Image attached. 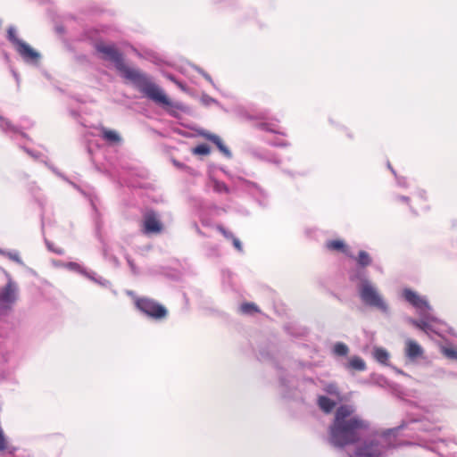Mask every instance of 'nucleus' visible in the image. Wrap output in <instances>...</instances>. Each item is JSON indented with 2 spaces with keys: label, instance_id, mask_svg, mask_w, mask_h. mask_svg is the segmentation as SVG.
I'll return each instance as SVG.
<instances>
[{
  "label": "nucleus",
  "instance_id": "obj_1",
  "mask_svg": "<svg viewBox=\"0 0 457 457\" xmlns=\"http://www.w3.org/2000/svg\"><path fill=\"white\" fill-rule=\"evenodd\" d=\"M355 411V407L350 404H343L337 409L328 428V441L332 446L343 449L352 445L348 457H383L388 450L403 445L396 436L406 427L405 423L361 441L370 424L356 415Z\"/></svg>",
  "mask_w": 457,
  "mask_h": 457
},
{
  "label": "nucleus",
  "instance_id": "obj_2",
  "mask_svg": "<svg viewBox=\"0 0 457 457\" xmlns=\"http://www.w3.org/2000/svg\"><path fill=\"white\" fill-rule=\"evenodd\" d=\"M96 47L97 52L103 54L104 60L112 62L116 69L122 73L123 77L129 79L147 98L158 101L164 100L154 86V82L145 74L139 70L129 68L124 63L121 53L114 46L98 44Z\"/></svg>",
  "mask_w": 457,
  "mask_h": 457
},
{
  "label": "nucleus",
  "instance_id": "obj_3",
  "mask_svg": "<svg viewBox=\"0 0 457 457\" xmlns=\"http://www.w3.org/2000/svg\"><path fill=\"white\" fill-rule=\"evenodd\" d=\"M349 279L356 283V288L359 296L367 306L376 308L384 314H388L389 307L378 288L368 278L367 271L364 268L356 266L350 270Z\"/></svg>",
  "mask_w": 457,
  "mask_h": 457
},
{
  "label": "nucleus",
  "instance_id": "obj_4",
  "mask_svg": "<svg viewBox=\"0 0 457 457\" xmlns=\"http://www.w3.org/2000/svg\"><path fill=\"white\" fill-rule=\"evenodd\" d=\"M403 295L409 303L416 308L420 317V320L406 318V321L424 331L427 335H430L431 333L436 334L437 332L432 323L438 322L439 320L433 315L432 308L428 301L411 289H404Z\"/></svg>",
  "mask_w": 457,
  "mask_h": 457
},
{
  "label": "nucleus",
  "instance_id": "obj_5",
  "mask_svg": "<svg viewBox=\"0 0 457 457\" xmlns=\"http://www.w3.org/2000/svg\"><path fill=\"white\" fill-rule=\"evenodd\" d=\"M6 38L25 62L37 64L39 62L41 57L40 54L22 39L19 38L17 29L14 26H9Z\"/></svg>",
  "mask_w": 457,
  "mask_h": 457
},
{
  "label": "nucleus",
  "instance_id": "obj_6",
  "mask_svg": "<svg viewBox=\"0 0 457 457\" xmlns=\"http://www.w3.org/2000/svg\"><path fill=\"white\" fill-rule=\"evenodd\" d=\"M7 283L0 289V318L5 317L12 310V305L17 299L18 287L9 274Z\"/></svg>",
  "mask_w": 457,
  "mask_h": 457
},
{
  "label": "nucleus",
  "instance_id": "obj_7",
  "mask_svg": "<svg viewBox=\"0 0 457 457\" xmlns=\"http://www.w3.org/2000/svg\"><path fill=\"white\" fill-rule=\"evenodd\" d=\"M136 306L141 312L154 320H162L168 314L167 309L163 305L150 298H137Z\"/></svg>",
  "mask_w": 457,
  "mask_h": 457
},
{
  "label": "nucleus",
  "instance_id": "obj_8",
  "mask_svg": "<svg viewBox=\"0 0 457 457\" xmlns=\"http://www.w3.org/2000/svg\"><path fill=\"white\" fill-rule=\"evenodd\" d=\"M420 425L418 428L419 430L431 434V437L428 438V441L434 444V445L427 447L431 451L437 453L441 456H446L448 454V453L445 451V448L447 447V442L444 439L435 438V436L438 433L439 428L430 424H427L422 420H420Z\"/></svg>",
  "mask_w": 457,
  "mask_h": 457
},
{
  "label": "nucleus",
  "instance_id": "obj_9",
  "mask_svg": "<svg viewBox=\"0 0 457 457\" xmlns=\"http://www.w3.org/2000/svg\"><path fill=\"white\" fill-rule=\"evenodd\" d=\"M235 185L251 194L260 204L265 205L267 200L266 192L255 182L238 177L234 181Z\"/></svg>",
  "mask_w": 457,
  "mask_h": 457
},
{
  "label": "nucleus",
  "instance_id": "obj_10",
  "mask_svg": "<svg viewBox=\"0 0 457 457\" xmlns=\"http://www.w3.org/2000/svg\"><path fill=\"white\" fill-rule=\"evenodd\" d=\"M162 223L159 215L154 211H147L142 220V232L145 235L159 234L162 230Z\"/></svg>",
  "mask_w": 457,
  "mask_h": 457
},
{
  "label": "nucleus",
  "instance_id": "obj_11",
  "mask_svg": "<svg viewBox=\"0 0 457 457\" xmlns=\"http://www.w3.org/2000/svg\"><path fill=\"white\" fill-rule=\"evenodd\" d=\"M154 86L158 89V92L160 94L161 96H162L164 98L163 101H158V100H154V99H151L152 101H154V103L158 104H162V106H164L166 108V111L167 112L171 115L172 117H178L179 116V113H178V111H182L184 112L186 110L185 106L181 104V103H173L171 102L168 97L167 96L164 94V92L162 91V89L157 86L156 84L154 83Z\"/></svg>",
  "mask_w": 457,
  "mask_h": 457
},
{
  "label": "nucleus",
  "instance_id": "obj_12",
  "mask_svg": "<svg viewBox=\"0 0 457 457\" xmlns=\"http://www.w3.org/2000/svg\"><path fill=\"white\" fill-rule=\"evenodd\" d=\"M405 355L410 360H416L423 355V349L421 346L411 339L405 341Z\"/></svg>",
  "mask_w": 457,
  "mask_h": 457
},
{
  "label": "nucleus",
  "instance_id": "obj_13",
  "mask_svg": "<svg viewBox=\"0 0 457 457\" xmlns=\"http://www.w3.org/2000/svg\"><path fill=\"white\" fill-rule=\"evenodd\" d=\"M0 129L3 132L11 135L20 134L23 137H28L27 134L21 131L19 126L13 125L9 120L0 115Z\"/></svg>",
  "mask_w": 457,
  "mask_h": 457
},
{
  "label": "nucleus",
  "instance_id": "obj_14",
  "mask_svg": "<svg viewBox=\"0 0 457 457\" xmlns=\"http://www.w3.org/2000/svg\"><path fill=\"white\" fill-rule=\"evenodd\" d=\"M203 136L209 141L216 145L219 150L228 158L232 156L230 150L223 144L220 137L215 134L210 132L203 133Z\"/></svg>",
  "mask_w": 457,
  "mask_h": 457
},
{
  "label": "nucleus",
  "instance_id": "obj_15",
  "mask_svg": "<svg viewBox=\"0 0 457 457\" xmlns=\"http://www.w3.org/2000/svg\"><path fill=\"white\" fill-rule=\"evenodd\" d=\"M101 137L109 144L115 145L121 142V137L117 131L104 127L100 128Z\"/></svg>",
  "mask_w": 457,
  "mask_h": 457
},
{
  "label": "nucleus",
  "instance_id": "obj_16",
  "mask_svg": "<svg viewBox=\"0 0 457 457\" xmlns=\"http://www.w3.org/2000/svg\"><path fill=\"white\" fill-rule=\"evenodd\" d=\"M317 403L320 409L325 413L331 412L336 406V402L334 400L324 395L319 396Z\"/></svg>",
  "mask_w": 457,
  "mask_h": 457
},
{
  "label": "nucleus",
  "instance_id": "obj_17",
  "mask_svg": "<svg viewBox=\"0 0 457 457\" xmlns=\"http://www.w3.org/2000/svg\"><path fill=\"white\" fill-rule=\"evenodd\" d=\"M277 122L278 120H274L272 121H260L256 123L255 127L261 130H264L270 133L280 134L279 131L277 130Z\"/></svg>",
  "mask_w": 457,
  "mask_h": 457
},
{
  "label": "nucleus",
  "instance_id": "obj_18",
  "mask_svg": "<svg viewBox=\"0 0 457 457\" xmlns=\"http://www.w3.org/2000/svg\"><path fill=\"white\" fill-rule=\"evenodd\" d=\"M346 368L350 370L362 371L366 369V364L365 361L361 357L353 356L346 364Z\"/></svg>",
  "mask_w": 457,
  "mask_h": 457
},
{
  "label": "nucleus",
  "instance_id": "obj_19",
  "mask_svg": "<svg viewBox=\"0 0 457 457\" xmlns=\"http://www.w3.org/2000/svg\"><path fill=\"white\" fill-rule=\"evenodd\" d=\"M351 257L353 258V256H352V255H351ZM354 259L356 260L357 266L364 268V269L367 266L370 265L371 262H372L370 254L365 251H360L358 253V256L354 257Z\"/></svg>",
  "mask_w": 457,
  "mask_h": 457
},
{
  "label": "nucleus",
  "instance_id": "obj_20",
  "mask_svg": "<svg viewBox=\"0 0 457 457\" xmlns=\"http://www.w3.org/2000/svg\"><path fill=\"white\" fill-rule=\"evenodd\" d=\"M374 358L382 364H386L389 359V353L384 348L377 347L373 352Z\"/></svg>",
  "mask_w": 457,
  "mask_h": 457
},
{
  "label": "nucleus",
  "instance_id": "obj_21",
  "mask_svg": "<svg viewBox=\"0 0 457 457\" xmlns=\"http://www.w3.org/2000/svg\"><path fill=\"white\" fill-rule=\"evenodd\" d=\"M11 353L0 344V372H4L9 361Z\"/></svg>",
  "mask_w": 457,
  "mask_h": 457
},
{
  "label": "nucleus",
  "instance_id": "obj_22",
  "mask_svg": "<svg viewBox=\"0 0 457 457\" xmlns=\"http://www.w3.org/2000/svg\"><path fill=\"white\" fill-rule=\"evenodd\" d=\"M326 246L328 250L332 251H342L345 252V245L341 240H330L328 241L326 244Z\"/></svg>",
  "mask_w": 457,
  "mask_h": 457
},
{
  "label": "nucleus",
  "instance_id": "obj_23",
  "mask_svg": "<svg viewBox=\"0 0 457 457\" xmlns=\"http://www.w3.org/2000/svg\"><path fill=\"white\" fill-rule=\"evenodd\" d=\"M349 353L348 346L341 342H337L335 344L333 347V353L338 356H346Z\"/></svg>",
  "mask_w": 457,
  "mask_h": 457
},
{
  "label": "nucleus",
  "instance_id": "obj_24",
  "mask_svg": "<svg viewBox=\"0 0 457 457\" xmlns=\"http://www.w3.org/2000/svg\"><path fill=\"white\" fill-rule=\"evenodd\" d=\"M86 277L88 278L89 279L93 280L94 282H96L103 287H107L111 285L109 280H107L102 277H97L95 272H87Z\"/></svg>",
  "mask_w": 457,
  "mask_h": 457
},
{
  "label": "nucleus",
  "instance_id": "obj_25",
  "mask_svg": "<svg viewBox=\"0 0 457 457\" xmlns=\"http://www.w3.org/2000/svg\"><path fill=\"white\" fill-rule=\"evenodd\" d=\"M213 191L216 193H226L228 194L230 192V189L222 181L213 179V186H212Z\"/></svg>",
  "mask_w": 457,
  "mask_h": 457
},
{
  "label": "nucleus",
  "instance_id": "obj_26",
  "mask_svg": "<svg viewBox=\"0 0 457 457\" xmlns=\"http://www.w3.org/2000/svg\"><path fill=\"white\" fill-rule=\"evenodd\" d=\"M240 311L244 314H253L254 312H258V307L253 303H245L241 304Z\"/></svg>",
  "mask_w": 457,
  "mask_h": 457
},
{
  "label": "nucleus",
  "instance_id": "obj_27",
  "mask_svg": "<svg viewBox=\"0 0 457 457\" xmlns=\"http://www.w3.org/2000/svg\"><path fill=\"white\" fill-rule=\"evenodd\" d=\"M193 153L195 154L206 155L210 153V147L205 144H202L195 147L193 149Z\"/></svg>",
  "mask_w": 457,
  "mask_h": 457
},
{
  "label": "nucleus",
  "instance_id": "obj_28",
  "mask_svg": "<svg viewBox=\"0 0 457 457\" xmlns=\"http://www.w3.org/2000/svg\"><path fill=\"white\" fill-rule=\"evenodd\" d=\"M67 267H68L70 270H74V271H76V272H79V273H80V274H82V275H84V276H86V275H87V273L88 272V271H87V270H86L82 266H80V265H79V263H77V262H69V263L67 264Z\"/></svg>",
  "mask_w": 457,
  "mask_h": 457
},
{
  "label": "nucleus",
  "instance_id": "obj_29",
  "mask_svg": "<svg viewBox=\"0 0 457 457\" xmlns=\"http://www.w3.org/2000/svg\"><path fill=\"white\" fill-rule=\"evenodd\" d=\"M216 229L220 232L224 237H226L227 239H232L235 236L233 235V233L229 230H228L227 228H225L223 226L221 225H217L216 226Z\"/></svg>",
  "mask_w": 457,
  "mask_h": 457
},
{
  "label": "nucleus",
  "instance_id": "obj_30",
  "mask_svg": "<svg viewBox=\"0 0 457 457\" xmlns=\"http://www.w3.org/2000/svg\"><path fill=\"white\" fill-rule=\"evenodd\" d=\"M442 351L446 357L450 359H457V350L453 348L444 347Z\"/></svg>",
  "mask_w": 457,
  "mask_h": 457
},
{
  "label": "nucleus",
  "instance_id": "obj_31",
  "mask_svg": "<svg viewBox=\"0 0 457 457\" xmlns=\"http://www.w3.org/2000/svg\"><path fill=\"white\" fill-rule=\"evenodd\" d=\"M4 255L7 256L9 259L16 262L19 264H23V262L17 252H5Z\"/></svg>",
  "mask_w": 457,
  "mask_h": 457
},
{
  "label": "nucleus",
  "instance_id": "obj_32",
  "mask_svg": "<svg viewBox=\"0 0 457 457\" xmlns=\"http://www.w3.org/2000/svg\"><path fill=\"white\" fill-rule=\"evenodd\" d=\"M46 244L47 248L50 251L55 253L56 254H58V255H63L64 254V250L62 249V248H55V246H54L53 243L46 240Z\"/></svg>",
  "mask_w": 457,
  "mask_h": 457
},
{
  "label": "nucleus",
  "instance_id": "obj_33",
  "mask_svg": "<svg viewBox=\"0 0 457 457\" xmlns=\"http://www.w3.org/2000/svg\"><path fill=\"white\" fill-rule=\"evenodd\" d=\"M32 126H33V122L29 119H27V118H23L21 120V124L19 125L21 131H22L23 129H29Z\"/></svg>",
  "mask_w": 457,
  "mask_h": 457
},
{
  "label": "nucleus",
  "instance_id": "obj_34",
  "mask_svg": "<svg viewBox=\"0 0 457 457\" xmlns=\"http://www.w3.org/2000/svg\"><path fill=\"white\" fill-rule=\"evenodd\" d=\"M201 101L204 105H210L212 104H218V102L214 98L209 96L208 95H203L201 97Z\"/></svg>",
  "mask_w": 457,
  "mask_h": 457
},
{
  "label": "nucleus",
  "instance_id": "obj_35",
  "mask_svg": "<svg viewBox=\"0 0 457 457\" xmlns=\"http://www.w3.org/2000/svg\"><path fill=\"white\" fill-rule=\"evenodd\" d=\"M395 179H396V183L399 187H408V183H407V179L404 178V177H401V176H395Z\"/></svg>",
  "mask_w": 457,
  "mask_h": 457
},
{
  "label": "nucleus",
  "instance_id": "obj_36",
  "mask_svg": "<svg viewBox=\"0 0 457 457\" xmlns=\"http://www.w3.org/2000/svg\"><path fill=\"white\" fill-rule=\"evenodd\" d=\"M231 242L234 245V247L240 253L243 252V245H242V243L240 242V240L234 237L232 239H231Z\"/></svg>",
  "mask_w": 457,
  "mask_h": 457
},
{
  "label": "nucleus",
  "instance_id": "obj_37",
  "mask_svg": "<svg viewBox=\"0 0 457 457\" xmlns=\"http://www.w3.org/2000/svg\"><path fill=\"white\" fill-rule=\"evenodd\" d=\"M126 260H127L129 266L130 267L131 271L134 274H137L138 270H137L133 260L129 255L126 256Z\"/></svg>",
  "mask_w": 457,
  "mask_h": 457
},
{
  "label": "nucleus",
  "instance_id": "obj_38",
  "mask_svg": "<svg viewBox=\"0 0 457 457\" xmlns=\"http://www.w3.org/2000/svg\"><path fill=\"white\" fill-rule=\"evenodd\" d=\"M253 154L255 157L259 158V159H262V160H268V161H270V162H276V163H279V162H278V161H277L275 158H267V157H266V156H264L263 154H259V153H257V152H255V151H253Z\"/></svg>",
  "mask_w": 457,
  "mask_h": 457
},
{
  "label": "nucleus",
  "instance_id": "obj_39",
  "mask_svg": "<svg viewBox=\"0 0 457 457\" xmlns=\"http://www.w3.org/2000/svg\"><path fill=\"white\" fill-rule=\"evenodd\" d=\"M198 71L205 78L206 80H208L213 87H215V84L209 74L205 73L204 71L200 69Z\"/></svg>",
  "mask_w": 457,
  "mask_h": 457
},
{
  "label": "nucleus",
  "instance_id": "obj_40",
  "mask_svg": "<svg viewBox=\"0 0 457 457\" xmlns=\"http://www.w3.org/2000/svg\"><path fill=\"white\" fill-rule=\"evenodd\" d=\"M22 149L29 154L30 155L32 158L34 159H37L39 154L34 153L32 150L27 148V147H22Z\"/></svg>",
  "mask_w": 457,
  "mask_h": 457
},
{
  "label": "nucleus",
  "instance_id": "obj_41",
  "mask_svg": "<svg viewBox=\"0 0 457 457\" xmlns=\"http://www.w3.org/2000/svg\"><path fill=\"white\" fill-rule=\"evenodd\" d=\"M271 145H274V146H287L288 145V144L285 141H279V142H272V143H270Z\"/></svg>",
  "mask_w": 457,
  "mask_h": 457
},
{
  "label": "nucleus",
  "instance_id": "obj_42",
  "mask_svg": "<svg viewBox=\"0 0 457 457\" xmlns=\"http://www.w3.org/2000/svg\"><path fill=\"white\" fill-rule=\"evenodd\" d=\"M327 392L329 394H337L336 387L332 385H330L327 387Z\"/></svg>",
  "mask_w": 457,
  "mask_h": 457
},
{
  "label": "nucleus",
  "instance_id": "obj_43",
  "mask_svg": "<svg viewBox=\"0 0 457 457\" xmlns=\"http://www.w3.org/2000/svg\"><path fill=\"white\" fill-rule=\"evenodd\" d=\"M397 199H399L400 201L405 202V203L410 202V198L408 196H404V195H399V196H397Z\"/></svg>",
  "mask_w": 457,
  "mask_h": 457
},
{
  "label": "nucleus",
  "instance_id": "obj_44",
  "mask_svg": "<svg viewBox=\"0 0 457 457\" xmlns=\"http://www.w3.org/2000/svg\"><path fill=\"white\" fill-rule=\"evenodd\" d=\"M257 118L261 120H266L268 118V113L266 112H261Z\"/></svg>",
  "mask_w": 457,
  "mask_h": 457
},
{
  "label": "nucleus",
  "instance_id": "obj_45",
  "mask_svg": "<svg viewBox=\"0 0 457 457\" xmlns=\"http://www.w3.org/2000/svg\"><path fill=\"white\" fill-rule=\"evenodd\" d=\"M239 213H241L242 215H248L249 214V211L245 208H241L237 211Z\"/></svg>",
  "mask_w": 457,
  "mask_h": 457
},
{
  "label": "nucleus",
  "instance_id": "obj_46",
  "mask_svg": "<svg viewBox=\"0 0 457 457\" xmlns=\"http://www.w3.org/2000/svg\"><path fill=\"white\" fill-rule=\"evenodd\" d=\"M387 167H388V169L391 170V172L393 173V175H394L395 177V176H397L396 171H395V169L391 166V164H390V162H387Z\"/></svg>",
  "mask_w": 457,
  "mask_h": 457
},
{
  "label": "nucleus",
  "instance_id": "obj_47",
  "mask_svg": "<svg viewBox=\"0 0 457 457\" xmlns=\"http://www.w3.org/2000/svg\"><path fill=\"white\" fill-rule=\"evenodd\" d=\"M175 84H176L179 87H180L182 90H185V89H186V88H185V86H184L180 81L177 80V81H175Z\"/></svg>",
  "mask_w": 457,
  "mask_h": 457
},
{
  "label": "nucleus",
  "instance_id": "obj_48",
  "mask_svg": "<svg viewBox=\"0 0 457 457\" xmlns=\"http://www.w3.org/2000/svg\"><path fill=\"white\" fill-rule=\"evenodd\" d=\"M70 113H71V115L72 117H74L75 119H77V118L79 116V112H76V111H71V112H70Z\"/></svg>",
  "mask_w": 457,
  "mask_h": 457
},
{
  "label": "nucleus",
  "instance_id": "obj_49",
  "mask_svg": "<svg viewBox=\"0 0 457 457\" xmlns=\"http://www.w3.org/2000/svg\"><path fill=\"white\" fill-rule=\"evenodd\" d=\"M167 78H168L170 80H171L172 82H174V83H175V81H177V79H175V77H174L173 75H171V74H168V75H167Z\"/></svg>",
  "mask_w": 457,
  "mask_h": 457
},
{
  "label": "nucleus",
  "instance_id": "obj_50",
  "mask_svg": "<svg viewBox=\"0 0 457 457\" xmlns=\"http://www.w3.org/2000/svg\"><path fill=\"white\" fill-rule=\"evenodd\" d=\"M174 164H175L176 166L179 167V168H181V167H182V164H180L179 162H176V161H174Z\"/></svg>",
  "mask_w": 457,
  "mask_h": 457
},
{
  "label": "nucleus",
  "instance_id": "obj_51",
  "mask_svg": "<svg viewBox=\"0 0 457 457\" xmlns=\"http://www.w3.org/2000/svg\"><path fill=\"white\" fill-rule=\"evenodd\" d=\"M6 251L0 249V254L4 255Z\"/></svg>",
  "mask_w": 457,
  "mask_h": 457
},
{
  "label": "nucleus",
  "instance_id": "obj_52",
  "mask_svg": "<svg viewBox=\"0 0 457 457\" xmlns=\"http://www.w3.org/2000/svg\"><path fill=\"white\" fill-rule=\"evenodd\" d=\"M15 451V448H12L10 453H12Z\"/></svg>",
  "mask_w": 457,
  "mask_h": 457
}]
</instances>
